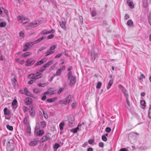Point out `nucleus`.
Listing matches in <instances>:
<instances>
[{
    "label": "nucleus",
    "mask_w": 151,
    "mask_h": 151,
    "mask_svg": "<svg viewBox=\"0 0 151 151\" xmlns=\"http://www.w3.org/2000/svg\"><path fill=\"white\" fill-rule=\"evenodd\" d=\"M70 84L71 86L73 85L76 81V78L75 76H74L72 78H70Z\"/></svg>",
    "instance_id": "dca6fc26"
},
{
    "label": "nucleus",
    "mask_w": 151,
    "mask_h": 151,
    "mask_svg": "<svg viewBox=\"0 0 151 151\" xmlns=\"http://www.w3.org/2000/svg\"><path fill=\"white\" fill-rule=\"evenodd\" d=\"M47 85V83H39L38 84V86L40 87H43Z\"/></svg>",
    "instance_id": "e433bc0d"
},
{
    "label": "nucleus",
    "mask_w": 151,
    "mask_h": 151,
    "mask_svg": "<svg viewBox=\"0 0 151 151\" xmlns=\"http://www.w3.org/2000/svg\"><path fill=\"white\" fill-rule=\"evenodd\" d=\"M46 68L45 67V66H44V65H43L41 68L40 70L39 71L40 72V73H42L43 71Z\"/></svg>",
    "instance_id": "a18cd8bd"
},
{
    "label": "nucleus",
    "mask_w": 151,
    "mask_h": 151,
    "mask_svg": "<svg viewBox=\"0 0 151 151\" xmlns=\"http://www.w3.org/2000/svg\"><path fill=\"white\" fill-rule=\"evenodd\" d=\"M53 60H50V61H49L47 63V64L49 65H51L53 63Z\"/></svg>",
    "instance_id": "774afa93"
},
{
    "label": "nucleus",
    "mask_w": 151,
    "mask_h": 151,
    "mask_svg": "<svg viewBox=\"0 0 151 151\" xmlns=\"http://www.w3.org/2000/svg\"><path fill=\"white\" fill-rule=\"evenodd\" d=\"M56 75L55 74H54L49 79V81H51L53 79V78H54L56 76Z\"/></svg>",
    "instance_id": "69168bd1"
},
{
    "label": "nucleus",
    "mask_w": 151,
    "mask_h": 151,
    "mask_svg": "<svg viewBox=\"0 0 151 151\" xmlns=\"http://www.w3.org/2000/svg\"><path fill=\"white\" fill-rule=\"evenodd\" d=\"M42 76V73L38 71L36 73H32L28 75V78L33 77L35 80L41 78Z\"/></svg>",
    "instance_id": "39448f33"
},
{
    "label": "nucleus",
    "mask_w": 151,
    "mask_h": 151,
    "mask_svg": "<svg viewBox=\"0 0 151 151\" xmlns=\"http://www.w3.org/2000/svg\"><path fill=\"white\" fill-rule=\"evenodd\" d=\"M4 114L5 115H8L9 114V111L8 110L7 108H5L4 109Z\"/></svg>",
    "instance_id": "72a5a7b5"
},
{
    "label": "nucleus",
    "mask_w": 151,
    "mask_h": 151,
    "mask_svg": "<svg viewBox=\"0 0 151 151\" xmlns=\"http://www.w3.org/2000/svg\"><path fill=\"white\" fill-rule=\"evenodd\" d=\"M43 112L44 118L46 119H47L48 115L47 112L45 111H43Z\"/></svg>",
    "instance_id": "58836bf2"
},
{
    "label": "nucleus",
    "mask_w": 151,
    "mask_h": 151,
    "mask_svg": "<svg viewBox=\"0 0 151 151\" xmlns=\"http://www.w3.org/2000/svg\"><path fill=\"white\" fill-rule=\"evenodd\" d=\"M148 116L149 118H151V109L150 107L149 108V109L148 112Z\"/></svg>",
    "instance_id": "09e8293b"
},
{
    "label": "nucleus",
    "mask_w": 151,
    "mask_h": 151,
    "mask_svg": "<svg viewBox=\"0 0 151 151\" xmlns=\"http://www.w3.org/2000/svg\"><path fill=\"white\" fill-rule=\"evenodd\" d=\"M48 31H46V30H44L42 31L40 33L41 34H42V35H46V34H48Z\"/></svg>",
    "instance_id": "37998d69"
},
{
    "label": "nucleus",
    "mask_w": 151,
    "mask_h": 151,
    "mask_svg": "<svg viewBox=\"0 0 151 151\" xmlns=\"http://www.w3.org/2000/svg\"><path fill=\"white\" fill-rule=\"evenodd\" d=\"M38 142V139L36 138L35 139L29 142V145L30 146H35L37 144Z\"/></svg>",
    "instance_id": "9d476101"
},
{
    "label": "nucleus",
    "mask_w": 151,
    "mask_h": 151,
    "mask_svg": "<svg viewBox=\"0 0 151 151\" xmlns=\"http://www.w3.org/2000/svg\"><path fill=\"white\" fill-rule=\"evenodd\" d=\"M127 25L130 27H132L133 25V22L131 20H128L127 22Z\"/></svg>",
    "instance_id": "7c9ffc66"
},
{
    "label": "nucleus",
    "mask_w": 151,
    "mask_h": 151,
    "mask_svg": "<svg viewBox=\"0 0 151 151\" xmlns=\"http://www.w3.org/2000/svg\"><path fill=\"white\" fill-rule=\"evenodd\" d=\"M65 123L64 122H62L59 124V128L60 130H62L63 129V127L64 126Z\"/></svg>",
    "instance_id": "cd10ccee"
},
{
    "label": "nucleus",
    "mask_w": 151,
    "mask_h": 151,
    "mask_svg": "<svg viewBox=\"0 0 151 151\" xmlns=\"http://www.w3.org/2000/svg\"><path fill=\"white\" fill-rule=\"evenodd\" d=\"M17 103V101L16 99H14L13 101L12 104V106H14V107H16V104Z\"/></svg>",
    "instance_id": "a19ab883"
},
{
    "label": "nucleus",
    "mask_w": 151,
    "mask_h": 151,
    "mask_svg": "<svg viewBox=\"0 0 151 151\" xmlns=\"http://www.w3.org/2000/svg\"><path fill=\"white\" fill-rule=\"evenodd\" d=\"M79 129V128L77 127L75 128L71 129L70 130V131L71 132H73V133H76L77 132L78 130Z\"/></svg>",
    "instance_id": "a878e982"
},
{
    "label": "nucleus",
    "mask_w": 151,
    "mask_h": 151,
    "mask_svg": "<svg viewBox=\"0 0 151 151\" xmlns=\"http://www.w3.org/2000/svg\"><path fill=\"white\" fill-rule=\"evenodd\" d=\"M24 93L26 95L30 96H32V94L28 91V89L26 88L24 89Z\"/></svg>",
    "instance_id": "aec40b11"
},
{
    "label": "nucleus",
    "mask_w": 151,
    "mask_h": 151,
    "mask_svg": "<svg viewBox=\"0 0 151 151\" xmlns=\"http://www.w3.org/2000/svg\"><path fill=\"white\" fill-rule=\"evenodd\" d=\"M101 85H102L101 83V82L99 81L98 83V84L96 86V88H100L101 86Z\"/></svg>",
    "instance_id": "c03bdc74"
},
{
    "label": "nucleus",
    "mask_w": 151,
    "mask_h": 151,
    "mask_svg": "<svg viewBox=\"0 0 151 151\" xmlns=\"http://www.w3.org/2000/svg\"><path fill=\"white\" fill-rule=\"evenodd\" d=\"M113 82V80L111 79L110 80L107 86V88L109 89L112 86Z\"/></svg>",
    "instance_id": "412c9836"
},
{
    "label": "nucleus",
    "mask_w": 151,
    "mask_h": 151,
    "mask_svg": "<svg viewBox=\"0 0 151 151\" xmlns=\"http://www.w3.org/2000/svg\"><path fill=\"white\" fill-rule=\"evenodd\" d=\"M23 122L24 124H27L29 123V118L28 116H27L24 118L23 120Z\"/></svg>",
    "instance_id": "c756f323"
},
{
    "label": "nucleus",
    "mask_w": 151,
    "mask_h": 151,
    "mask_svg": "<svg viewBox=\"0 0 151 151\" xmlns=\"http://www.w3.org/2000/svg\"><path fill=\"white\" fill-rule=\"evenodd\" d=\"M56 47V46L55 45H53L50 47V50L51 51L54 50Z\"/></svg>",
    "instance_id": "052dcab7"
},
{
    "label": "nucleus",
    "mask_w": 151,
    "mask_h": 151,
    "mask_svg": "<svg viewBox=\"0 0 151 151\" xmlns=\"http://www.w3.org/2000/svg\"><path fill=\"white\" fill-rule=\"evenodd\" d=\"M50 138L49 134L47 133L46 135L43 136L40 140V142H43L48 140Z\"/></svg>",
    "instance_id": "ddd939ff"
},
{
    "label": "nucleus",
    "mask_w": 151,
    "mask_h": 151,
    "mask_svg": "<svg viewBox=\"0 0 151 151\" xmlns=\"http://www.w3.org/2000/svg\"><path fill=\"white\" fill-rule=\"evenodd\" d=\"M63 89H64L63 88H60L59 91L57 92V93L58 94H60Z\"/></svg>",
    "instance_id": "338daca9"
},
{
    "label": "nucleus",
    "mask_w": 151,
    "mask_h": 151,
    "mask_svg": "<svg viewBox=\"0 0 151 151\" xmlns=\"http://www.w3.org/2000/svg\"><path fill=\"white\" fill-rule=\"evenodd\" d=\"M31 80L29 81L28 82V83L29 84H31L33 83L35 81V78H34L33 77H31Z\"/></svg>",
    "instance_id": "473e14b6"
},
{
    "label": "nucleus",
    "mask_w": 151,
    "mask_h": 151,
    "mask_svg": "<svg viewBox=\"0 0 151 151\" xmlns=\"http://www.w3.org/2000/svg\"><path fill=\"white\" fill-rule=\"evenodd\" d=\"M54 51H48L47 52L45 56H47L50 54H52L54 53Z\"/></svg>",
    "instance_id": "4c0bfd02"
},
{
    "label": "nucleus",
    "mask_w": 151,
    "mask_h": 151,
    "mask_svg": "<svg viewBox=\"0 0 151 151\" xmlns=\"http://www.w3.org/2000/svg\"><path fill=\"white\" fill-rule=\"evenodd\" d=\"M57 99V97H54L53 98L47 99V101L48 103H51L55 101Z\"/></svg>",
    "instance_id": "c85d7f7f"
},
{
    "label": "nucleus",
    "mask_w": 151,
    "mask_h": 151,
    "mask_svg": "<svg viewBox=\"0 0 151 151\" xmlns=\"http://www.w3.org/2000/svg\"><path fill=\"white\" fill-rule=\"evenodd\" d=\"M35 62V60H31V59H29L27 60L26 61L25 65L27 66H30L31 65L33 64Z\"/></svg>",
    "instance_id": "4468645a"
},
{
    "label": "nucleus",
    "mask_w": 151,
    "mask_h": 151,
    "mask_svg": "<svg viewBox=\"0 0 151 151\" xmlns=\"http://www.w3.org/2000/svg\"><path fill=\"white\" fill-rule=\"evenodd\" d=\"M19 22L24 24L29 21V19L23 16H19Z\"/></svg>",
    "instance_id": "0eeeda50"
},
{
    "label": "nucleus",
    "mask_w": 151,
    "mask_h": 151,
    "mask_svg": "<svg viewBox=\"0 0 151 151\" xmlns=\"http://www.w3.org/2000/svg\"><path fill=\"white\" fill-rule=\"evenodd\" d=\"M92 52L91 54V60L92 61H93L95 60L96 56L98 53L95 52L94 48L92 49Z\"/></svg>",
    "instance_id": "1a4fd4ad"
},
{
    "label": "nucleus",
    "mask_w": 151,
    "mask_h": 151,
    "mask_svg": "<svg viewBox=\"0 0 151 151\" xmlns=\"http://www.w3.org/2000/svg\"><path fill=\"white\" fill-rule=\"evenodd\" d=\"M72 95H69L63 100H60L59 101V104L65 105H68L70 103L71 101Z\"/></svg>",
    "instance_id": "7ed1b4c3"
},
{
    "label": "nucleus",
    "mask_w": 151,
    "mask_h": 151,
    "mask_svg": "<svg viewBox=\"0 0 151 151\" xmlns=\"http://www.w3.org/2000/svg\"><path fill=\"white\" fill-rule=\"evenodd\" d=\"M60 147V145L58 143H56L53 146V148L55 149H57Z\"/></svg>",
    "instance_id": "c9c22d12"
},
{
    "label": "nucleus",
    "mask_w": 151,
    "mask_h": 151,
    "mask_svg": "<svg viewBox=\"0 0 151 151\" xmlns=\"http://www.w3.org/2000/svg\"><path fill=\"white\" fill-rule=\"evenodd\" d=\"M68 80H70L71 78L74 77V76H73V74H72V72L71 71H69L68 73Z\"/></svg>",
    "instance_id": "2f4dec72"
},
{
    "label": "nucleus",
    "mask_w": 151,
    "mask_h": 151,
    "mask_svg": "<svg viewBox=\"0 0 151 151\" xmlns=\"http://www.w3.org/2000/svg\"><path fill=\"white\" fill-rule=\"evenodd\" d=\"M140 103L141 105V107L142 108L144 109L145 107V102L143 100L140 101Z\"/></svg>",
    "instance_id": "bb28decb"
},
{
    "label": "nucleus",
    "mask_w": 151,
    "mask_h": 151,
    "mask_svg": "<svg viewBox=\"0 0 151 151\" xmlns=\"http://www.w3.org/2000/svg\"><path fill=\"white\" fill-rule=\"evenodd\" d=\"M119 88L122 91L125 98H129V94L125 88L122 85L119 84L118 85Z\"/></svg>",
    "instance_id": "423d86ee"
},
{
    "label": "nucleus",
    "mask_w": 151,
    "mask_h": 151,
    "mask_svg": "<svg viewBox=\"0 0 151 151\" xmlns=\"http://www.w3.org/2000/svg\"><path fill=\"white\" fill-rule=\"evenodd\" d=\"M24 33L23 32L21 31L19 32V37H22L23 38H24Z\"/></svg>",
    "instance_id": "864d4df0"
},
{
    "label": "nucleus",
    "mask_w": 151,
    "mask_h": 151,
    "mask_svg": "<svg viewBox=\"0 0 151 151\" xmlns=\"http://www.w3.org/2000/svg\"><path fill=\"white\" fill-rule=\"evenodd\" d=\"M148 20L149 23L151 26V13H150L149 14V16L148 17Z\"/></svg>",
    "instance_id": "13d9d810"
},
{
    "label": "nucleus",
    "mask_w": 151,
    "mask_h": 151,
    "mask_svg": "<svg viewBox=\"0 0 151 151\" xmlns=\"http://www.w3.org/2000/svg\"><path fill=\"white\" fill-rule=\"evenodd\" d=\"M63 54L62 53H59L56 55L55 56V58H59Z\"/></svg>",
    "instance_id": "603ef678"
},
{
    "label": "nucleus",
    "mask_w": 151,
    "mask_h": 151,
    "mask_svg": "<svg viewBox=\"0 0 151 151\" xmlns=\"http://www.w3.org/2000/svg\"><path fill=\"white\" fill-rule=\"evenodd\" d=\"M30 54H31V53L30 52H26L24 53L23 55L22 56L23 57H26L27 56L30 55Z\"/></svg>",
    "instance_id": "79ce46f5"
},
{
    "label": "nucleus",
    "mask_w": 151,
    "mask_h": 151,
    "mask_svg": "<svg viewBox=\"0 0 151 151\" xmlns=\"http://www.w3.org/2000/svg\"><path fill=\"white\" fill-rule=\"evenodd\" d=\"M25 104L27 105H29L32 104V99L29 97H27L24 100Z\"/></svg>",
    "instance_id": "2eb2a0df"
},
{
    "label": "nucleus",
    "mask_w": 151,
    "mask_h": 151,
    "mask_svg": "<svg viewBox=\"0 0 151 151\" xmlns=\"http://www.w3.org/2000/svg\"><path fill=\"white\" fill-rule=\"evenodd\" d=\"M66 22L65 20H61L60 23V27L65 30L66 29Z\"/></svg>",
    "instance_id": "9b49d317"
},
{
    "label": "nucleus",
    "mask_w": 151,
    "mask_h": 151,
    "mask_svg": "<svg viewBox=\"0 0 151 151\" xmlns=\"http://www.w3.org/2000/svg\"><path fill=\"white\" fill-rule=\"evenodd\" d=\"M125 99L127 104L129 106H130V104L129 100V98H126Z\"/></svg>",
    "instance_id": "de8ad7c7"
},
{
    "label": "nucleus",
    "mask_w": 151,
    "mask_h": 151,
    "mask_svg": "<svg viewBox=\"0 0 151 151\" xmlns=\"http://www.w3.org/2000/svg\"><path fill=\"white\" fill-rule=\"evenodd\" d=\"M46 38V37L45 36H42L34 41H33V42L34 44H36L38 42H41L42 40Z\"/></svg>",
    "instance_id": "a211bd4d"
},
{
    "label": "nucleus",
    "mask_w": 151,
    "mask_h": 151,
    "mask_svg": "<svg viewBox=\"0 0 151 151\" xmlns=\"http://www.w3.org/2000/svg\"><path fill=\"white\" fill-rule=\"evenodd\" d=\"M143 6V7L146 8L148 6L147 0H142Z\"/></svg>",
    "instance_id": "4be33fe9"
},
{
    "label": "nucleus",
    "mask_w": 151,
    "mask_h": 151,
    "mask_svg": "<svg viewBox=\"0 0 151 151\" xmlns=\"http://www.w3.org/2000/svg\"><path fill=\"white\" fill-rule=\"evenodd\" d=\"M27 132L29 134H30L31 133V128L29 124V123H28L27 124Z\"/></svg>",
    "instance_id": "393cba45"
},
{
    "label": "nucleus",
    "mask_w": 151,
    "mask_h": 151,
    "mask_svg": "<svg viewBox=\"0 0 151 151\" xmlns=\"http://www.w3.org/2000/svg\"><path fill=\"white\" fill-rule=\"evenodd\" d=\"M102 140L104 142H106L107 140V138L105 135H103L102 136Z\"/></svg>",
    "instance_id": "3c124183"
},
{
    "label": "nucleus",
    "mask_w": 151,
    "mask_h": 151,
    "mask_svg": "<svg viewBox=\"0 0 151 151\" xmlns=\"http://www.w3.org/2000/svg\"><path fill=\"white\" fill-rule=\"evenodd\" d=\"M91 15L92 17L95 16L96 15V13L95 11H92L91 12Z\"/></svg>",
    "instance_id": "6e6d98bb"
},
{
    "label": "nucleus",
    "mask_w": 151,
    "mask_h": 151,
    "mask_svg": "<svg viewBox=\"0 0 151 151\" xmlns=\"http://www.w3.org/2000/svg\"><path fill=\"white\" fill-rule=\"evenodd\" d=\"M30 115L32 117H33L35 115V112L34 110H33L32 108H31V109L29 111Z\"/></svg>",
    "instance_id": "b1692460"
},
{
    "label": "nucleus",
    "mask_w": 151,
    "mask_h": 151,
    "mask_svg": "<svg viewBox=\"0 0 151 151\" xmlns=\"http://www.w3.org/2000/svg\"><path fill=\"white\" fill-rule=\"evenodd\" d=\"M41 90H42L41 89L36 88H34L33 89V91L35 93H40L41 91Z\"/></svg>",
    "instance_id": "5701e85b"
},
{
    "label": "nucleus",
    "mask_w": 151,
    "mask_h": 151,
    "mask_svg": "<svg viewBox=\"0 0 151 151\" xmlns=\"http://www.w3.org/2000/svg\"><path fill=\"white\" fill-rule=\"evenodd\" d=\"M99 147L103 148L104 146V144L103 142H100L99 143Z\"/></svg>",
    "instance_id": "0e129e2a"
},
{
    "label": "nucleus",
    "mask_w": 151,
    "mask_h": 151,
    "mask_svg": "<svg viewBox=\"0 0 151 151\" xmlns=\"http://www.w3.org/2000/svg\"><path fill=\"white\" fill-rule=\"evenodd\" d=\"M111 130V129L109 127H107L106 129V131L107 132H109Z\"/></svg>",
    "instance_id": "e2e57ef3"
},
{
    "label": "nucleus",
    "mask_w": 151,
    "mask_h": 151,
    "mask_svg": "<svg viewBox=\"0 0 151 151\" xmlns=\"http://www.w3.org/2000/svg\"><path fill=\"white\" fill-rule=\"evenodd\" d=\"M46 126V123L45 121H43L41 122V127L42 128H45Z\"/></svg>",
    "instance_id": "f704fd0d"
},
{
    "label": "nucleus",
    "mask_w": 151,
    "mask_h": 151,
    "mask_svg": "<svg viewBox=\"0 0 151 151\" xmlns=\"http://www.w3.org/2000/svg\"><path fill=\"white\" fill-rule=\"evenodd\" d=\"M65 68V65H62L56 71L55 75L56 76H60L62 71Z\"/></svg>",
    "instance_id": "f8f14e48"
},
{
    "label": "nucleus",
    "mask_w": 151,
    "mask_h": 151,
    "mask_svg": "<svg viewBox=\"0 0 151 151\" xmlns=\"http://www.w3.org/2000/svg\"><path fill=\"white\" fill-rule=\"evenodd\" d=\"M46 61V59L45 58H43L42 59L40 60L37 62L35 65V66L40 65L45 62Z\"/></svg>",
    "instance_id": "f3484780"
},
{
    "label": "nucleus",
    "mask_w": 151,
    "mask_h": 151,
    "mask_svg": "<svg viewBox=\"0 0 151 151\" xmlns=\"http://www.w3.org/2000/svg\"><path fill=\"white\" fill-rule=\"evenodd\" d=\"M54 37V35L51 34V35H49L47 37V38L48 39H50L53 38Z\"/></svg>",
    "instance_id": "4d7b16f0"
},
{
    "label": "nucleus",
    "mask_w": 151,
    "mask_h": 151,
    "mask_svg": "<svg viewBox=\"0 0 151 151\" xmlns=\"http://www.w3.org/2000/svg\"><path fill=\"white\" fill-rule=\"evenodd\" d=\"M48 34L49 33H54L55 32V30L54 29H52L49 31H48Z\"/></svg>",
    "instance_id": "680f3d73"
},
{
    "label": "nucleus",
    "mask_w": 151,
    "mask_h": 151,
    "mask_svg": "<svg viewBox=\"0 0 151 151\" xmlns=\"http://www.w3.org/2000/svg\"><path fill=\"white\" fill-rule=\"evenodd\" d=\"M14 147V142L13 140L10 139L6 143V150L7 151H12Z\"/></svg>",
    "instance_id": "20e7f679"
},
{
    "label": "nucleus",
    "mask_w": 151,
    "mask_h": 151,
    "mask_svg": "<svg viewBox=\"0 0 151 151\" xmlns=\"http://www.w3.org/2000/svg\"><path fill=\"white\" fill-rule=\"evenodd\" d=\"M6 25V24L5 22H2L0 23V27H5Z\"/></svg>",
    "instance_id": "ea45409f"
},
{
    "label": "nucleus",
    "mask_w": 151,
    "mask_h": 151,
    "mask_svg": "<svg viewBox=\"0 0 151 151\" xmlns=\"http://www.w3.org/2000/svg\"><path fill=\"white\" fill-rule=\"evenodd\" d=\"M7 129L10 131L13 130V128L12 126H10L8 124L6 126Z\"/></svg>",
    "instance_id": "49530a36"
},
{
    "label": "nucleus",
    "mask_w": 151,
    "mask_h": 151,
    "mask_svg": "<svg viewBox=\"0 0 151 151\" xmlns=\"http://www.w3.org/2000/svg\"><path fill=\"white\" fill-rule=\"evenodd\" d=\"M94 142L95 140L94 139H90L88 141V143L90 144H91L94 143Z\"/></svg>",
    "instance_id": "8fccbe9b"
},
{
    "label": "nucleus",
    "mask_w": 151,
    "mask_h": 151,
    "mask_svg": "<svg viewBox=\"0 0 151 151\" xmlns=\"http://www.w3.org/2000/svg\"><path fill=\"white\" fill-rule=\"evenodd\" d=\"M41 23L40 20L30 22L26 26V29L27 30H30L33 28L38 26Z\"/></svg>",
    "instance_id": "f03ea898"
},
{
    "label": "nucleus",
    "mask_w": 151,
    "mask_h": 151,
    "mask_svg": "<svg viewBox=\"0 0 151 151\" xmlns=\"http://www.w3.org/2000/svg\"><path fill=\"white\" fill-rule=\"evenodd\" d=\"M43 130L40 129V124L37 122L36 123V127L35 129V134L37 136H41L44 133Z\"/></svg>",
    "instance_id": "f257e3e1"
},
{
    "label": "nucleus",
    "mask_w": 151,
    "mask_h": 151,
    "mask_svg": "<svg viewBox=\"0 0 151 151\" xmlns=\"http://www.w3.org/2000/svg\"><path fill=\"white\" fill-rule=\"evenodd\" d=\"M127 3L129 7L131 9H133L134 7V5L132 1L130 0H127Z\"/></svg>",
    "instance_id": "6ab92c4d"
},
{
    "label": "nucleus",
    "mask_w": 151,
    "mask_h": 151,
    "mask_svg": "<svg viewBox=\"0 0 151 151\" xmlns=\"http://www.w3.org/2000/svg\"><path fill=\"white\" fill-rule=\"evenodd\" d=\"M76 106V102L73 103L71 104V107L72 109H74Z\"/></svg>",
    "instance_id": "bf43d9fd"
},
{
    "label": "nucleus",
    "mask_w": 151,
    "mask_h": 151,
    "mask_svg": "<svg viewBox=\"0 0 151 151\" xmlns=\"http://www.w3.org/2000/svg\"><path fill=\"white\" fill-rule=\"evenodd\" d=\"M23 110L24 112L25 113L28 110V109L26 106H23Z\"/></svg>",
    "instance_id": "5fc2aeb1"
},
{
    "label": "nucleus",
    "mask_w": 151,
    "mask_h": 151,
    "mask_svg": "<svg viewBox=\"0 0 151 151\" xmlns=\"http://www.w3.org/2000/svg\"><path fill=\"white\" fill-rule=\"evenodd\" d=\"M34 44L33 42L26 43L24 46V48L23 49V51H27L28 49L31 47Z\"/></svg>",
    "instance_id": "6e6552de"
}]
</instances>
